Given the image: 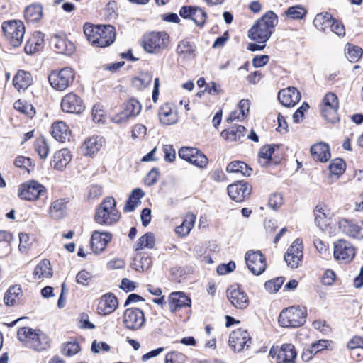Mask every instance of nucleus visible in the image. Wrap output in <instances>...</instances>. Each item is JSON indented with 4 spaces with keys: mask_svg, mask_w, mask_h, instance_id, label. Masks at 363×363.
Wrapping results in <instances>:
<instances>
[{
    "mask_svg": "<svg viewBox=\"0 0 363 363\" xmlns=\"http://www.w3.org/2000/svg\"><path fill=\"white\" fill-rule=\"evenodd\" d=\"M112 235L107 232L94 231L91 238V247L96 254L103 252L111 240Z\"/></svg>",
    "mask_w": 363,
    "mask_h": 363,
    "instance_id": "obj_20",
    "label": "nucleus"
},
{
    "mask_svg": "<svg viewBox=\"0 0 363 363\" xmlns=\"http://www.w3.org/2000/svg\"><path fill=\"white\" fill-rule=\"evenodd\" d=\"M191 303L190 298L184 292H173L169 297V310L172 313L182 308L191 306Z\"/></svg>",
    "mask_w": 363,
    "mask_h": 363,
    "instance_id": "obj_25",
    "label": "nucleus"
},
{
    "mask_svg": "<svg viewBox=\"0 0 363 363\" xmlns=\"http://www.w3.org/2000/svg\"><path fill=\"white\" fill-rule=\"evenodd\" d=\"M229 196L236 202H242L250 194L251 188L248 184L243 182H238L230 184L227 189Z\"/></svg>",
    "mask_w": 363,
    "mask_h": 363,
    "instance_id": "obj_19",
    "label": "nucleus"
},
{
    "mask_svg": "<svg viewBox=\"0 0 363 363\" xmlns=\"http://www.w3.org/2000/svg\"><path fill=\"white\" fill-rule=\"evenodd\" d=\"M75 74L70 67H65L59 71H52L48 76L51 86L60 91L65 90L74 81Z\"/></svg>",
    "mask_w": 363,
    "mask_h": 363,
    "instance_id": "obj_8",
    "label": "nucleus"
},
{
    "mask_svg": "<svg viewBox=\"0 0 363 363\" xmlns=\"http://www.w3.org/2000/svg\"><path fill=\"white\" fill-rule=\"evenodd\" d=\"M337 109L338 108L321 106L322 116L328 122L334 123L338 121Z\"/></svg>",
    "mask_w": 363,
    "mask_h": 363,
    "instance_id": "obj_52",
    "label": "nucleus"
},
{
    "mask_svg": "<svg viewBox=\"0 0 363 363\" xmlns=\"http://www.w3.org/2000/svg\"><path fill=\"white\" fill-rule=\"evenodd\" d=\"M33 82V79L30 72L19 70L13 77V84L15 88L18 91L20 89H26Z\"/></svg>",
    "mask_w": 363,
    "mask_h": 363,
    "instance_id": "obj_32",
    "label": "nucleus"
},
{
    "mask_svg": "<svg viewBox=\"0 0 363 363\" xmlns=\"http://www.w3.org/2000/svg\"><path fill=\"white\" fill-rule=\"evenodd\" d=\"M145 315L139 308H128L123 314V324L131 330L140 329L145 323Z\"/></svg>",
    "mask_w": 363,
    "mask_h": 363,
    "instance_id": "obj_14",
    "label": "nucleus"
},
{
    "mask_svg": "<svg viewBox=\"0 0 363 363\" xmlns=\"http://www.w3.org/2000/svg\"><path fill=\"white\" fill-rule=\"evenodd\" d=\"M121 218V213L116 208V201L112 196L106 197L96 210L95 221L103 225H112Z\"/></svg>",
    "mask_w": 363,
    "mask_h": 363,
    "instance_id": "obj_4",
    "label": "nucleus"
},
{
    "mask_svg": "<svg viewBox=\"0 0 363 363\" xmlns=\"http://www.w3.org/2000/svg\"><path fill=\"white\" fill-rule=\"evenodd\" d=\"M269 355L277 363H296V352L292 344H284L279 349L272 347Z\"/></svg>",
    "mask_w": 363,
    "mask_h": 363,
    "instance_id": "obj_12",
    "label": "nucleus"
},
{
    "mask_svg": "<svg viewBox=\"0 0 363 363\" xmlns=\"http://www.w3.org/2000/svg\"><path fill=\"white\" fill-rule=\"evenodd\" d=\"M302 257L298 255H290L289 253H286L284 255V260L287 264L288 267L291 269L297 268L299 265Z\"/></svg>",
    "mask_w": 363,
    "mask_h": 363,
    "instance_id": "obj_63",
    "label": "nucleus"
},
{
    "mask_svg": "<svg viewBox=\"0 0 363 363\" xmlns=\"http://www.w3.org/2000/svg\"><path fill=\"white\" fill-rule=\"evenodd\" d=\"M196 219V215L191 213H187L185 216L182 225L176 228V233L181 237H184L189 235L190 231L194 226Z\"/></svg>",
    "mask_w": 363,
    "mask_h": 363,
    "instance_id": "obj_33",
    "label": "nucleus"
},
{
    "mask_svg": "<svg viewBox=\"0 0 363 363\" xmlns=\"http://www.w3.org/2000/svg\"><path fill=\"white\" fill-rule=\"evenodd\" d=\"M1 28L6 38L13 47L21 45L25 33V27L21 21H4Z\"/></svg>",
    "mask_w": 363,
    "mask_h": 363,
    "instance_id": "obj_7",
    "label": "nucleus"
},
{
    "mask_svg": "<svg viewBox=\"0 0 363 363\" xmlns=\"http://www.w3.org/2000/svg\"><path fill=\"white\" fill-rule=\"evenodd\" d=\"M145 194L141 189H135L130 194L123 208L124 212H132L139 204H140V199L144 196Z\"/></svg>",
    "mask_w": 363,
    "mask_h": 363,
    "instance_id": "obj_34",
    "label": "nucleus"
},
{
    "mask_svg": "<svg viewBox=\"0 0 363 363\" xmlns=\"http://www.w3.org/2000/svg\"><path fill=\"white\" fill-rule=\"evenodd\" d=\"M79 345L77 342H68L63 345L62 352L64 355L72 356L79 352Z\"/></svg>",
    "mask_w": 363,
    "mask_h": 363,
    "instance_id": "obj_57",
    "label": "nucleus"
},
{
    "mask_svg": "<svg viewBox=\"0 0 363 363\" xmlns=\"http://www.w3.org/2000/svg\"><path fill=\"white\" fill-rule=\"evenodd\" d=\"M43 16V7L40 4H33L25 9V18L27 21L34 23L39 21Z\"/></svg>",
    "mask_w": 363,
    "mask_h": 363,
    "instance_id": "obj_39",
    "label": "nucleus"
},
{
    "mask_svg": "<svg viewBox=\"0 0 363 363\" xmlns=\"http://www.w3.org/2000/svg\"><path fill=\"white\" fill-rule=\"evenodd\" d=\"M278 99L282 105L294 106L300 101L301 94L295 87H289L279 91Z\"/></svg>",
    "mask_w": 363,
    "mask_h": 363,
    "instance_id": "obj_22",
    "label": "nucleus"
},
{
    "mask_svg": "<svg viewBox=\"0 0 363 363\" xmlns=\"http://www.w3.org/2000/svg\"><path fill=\"white\" fill-rule=\"evenodd\" d=\"M104 144L102 137L93 135L84 140L82 145V150L84 155L92 156L97 153Z\"/></svg>",
    "mask_w": 363,
    "mask_h": 363,
    "instance_id": "obj_24",
    "label": "nucleus"
},
{
    "mask_svg": "<svg viewBox=\"0 0 363 363\" xmlns=\"http://www.w3.org/2000/svg\"><path fill=\"white\" fill-rule=\"evenodd\" d=\"M246 128L242 125L232 126L229 129L221 132V136L226 140L235 141L244 136Z\"/></svg>",
    "mask_w": 363,
    "mask_h": 363,
    "instance_id": "obj_38",
    "label": "nucleus"
},
{
    "mask_svg": "<svg viewBox=\"0 0 363 363\" xmlns=\"http://www.w3.org/2000/svg\"><path fill=\"white\" fill-rule=\"evenodd\" d=\"M274 152V146L264 145L261 147L259 152V162L262 166H267L272 160V154Z\"/></svg>",
    "mask_w": 363,
    "mask_h": 363,
    "instance_id": "obj_45",
    "label": "nucleus"
},
{
    "mask_svg": "<svg viewBox=\"0 0 363 363\" xmlns=\"http://www.w3.org/2000/svg\"><path fill=\"white\" fill-rule=\"evenodd\" d=\"M72 155L70 152L63 148L55 153L51 161V166L57 170H62L71 161Z\"/></svg>",
    "mask_w": 363,
    "mask_h": 363,
    "instance_id": "obj_26",
    "label": "nucleus"
},
{
    "mask_svg": "<svg viewBox=\"0 0 363 363\" xmlns=\"http://www.w3.org/2000/svg\"><path fill=\"white\" fill-rule=\"evenodd\" d=\"M333 255L336 260L348 263L355 256V249L350 242L345 240H339L334 244Z\"/></svg>",
    "mask_w": 363,
    "mask_h": 363,
    "instance_id": "obj_13",
    "label": "nucleus"
},
{
    "mask_svg": "<svg viewBox=\"0 0 363 363\" xmlns=\"http://www.w3.org/2000/svg\"><path fill=\"white\" fill-rule=\"evenodd\" d=\"M84 33L91 45L99 48L111 45L116 38L115 28L111 25L94 26L86 23L84 26Z\"/></svg>",
    "mask_w": 363,
    "mask_h": 363,
    "instance_id": "obj_1",
    "label": "nucleus"
},
{
    "mask_svg": "<svg viewBox=\"0 0 363 363\" xmlns=\"http://www.w3.org/2000/svg\"><path fill=\"white\" fill-rule=\"evenodd\" d=\"M21 293V289L18 286H12L9 288L4 295V301L6 306H13L16 304L19 295Z\"/></svg>",
    "mask_w": 363,
    "mask_h": 363,
    "instance_id": "obj_43",
    "label": "nucleus"
},
{
    "mask_svg": "<svg viewBox=\"0 0 363 363\" xmlns=\"http://www.w3.org/2000/svg\"><path fill=\"white\" fill-rule=\"evenodd\" d=\"M197 153V149L189 147H183L179 150V156L180 158L189 162L192 160L194 155Z\"/></svg>",
    "mask_w": 363,
    "mask_h": 363,
    "instance_id": "obj_59",
    "label": "nucleus"
},
{
    "mask_svg": "<svg viewBox=\"0 0 363 363\" xmlns=\"http://www.w3.org/2000/svg\"><path fill=\"white\" fill-rule=\"evenodd\" d=\"M245 262L249 270L255 275H259L266 269V259L264 255L259 251L249 250L245 254Z\"/></svg>",
    "mask_w": 363,
    "mask_h": 363,
    "instance_id": "obj_11",
    "label": "nucleus"
},
{
    "mask_svg": "<svg viewBox=\"0 0 363 363\" xmlns=\"http://www.w3.org/2000/svg\"><path fill=\"white\" fill-rule=\"evenodd\" d=\"M329 169L331 174L339 176L345 172V163L342 159H335L330 164Z\"/></svg>",
    "mask_w": 363,
    "mask_h": 363,
    "instance_id": "obj_54",
    "label": "nucleus"
},
{
    "mask_svg": "<svg viewBox=\"0 0 363 363\" xmlns=\"http://www.w3.org/2000/svg\"><path fill=\"white\" fill-rule=\"evenodd\" d=\"M158 114L161 123L165 125H172L177 122V111L167 104L160 107Z\"/></svg>",
    "mask_w": 363,
    "mask_h": 363,
    "instance_id": "obj_28",
    "label": "nucleus"
},
{
    "mask_svg": "<svg viewBox=\"0 0 363 363\" xmlns=\"http://www.w3.org/2000/svg\"><path fill=\"white\" fill-rule=\"evenodd\" d=\"M307 13V10L302 6H291L286 11L288 17L292 19H302Z\"/></svg>",
    "mask_w": 363,
    "mask_h": 363,
    "instance_id": "obj_50",
    "label": "nucleus"
},
{
    "mask_svg": "<svg viewBox=\"0 0 363 363\" xmlns=\"http://www.w3.org/2000/svg\"><path fill=\"white\" fill-rule=\"evenodd\" d=\"M152 264L151 258L148 256H142L141 255H137L134 258V262L133 264V267L136 270L145 271L150 268Z\"/></svg>",
    "mask_w": 363,
    "mask_h": 363,
    "instance_id": "obj_46",
    "label": "nucleus"
},
{
    "mask_svg": "<svg viewBox=\"0 0 363 363\" xmlns=\"http://www.w3.org/2000/svg\"><path fill=\"white\" fill-rule=\"evenodd\" d=\"M52 40L55 50L58 53L70 55L74 52L75 47L74 44L67 38L55 35Z\"/></svg>",
    "mask_w": 363,
    "mask_h": 363,
    "instance_id": "obj_30",
    "label": "nucleus"
},
{
    "mask_svg": "<svg viewBox=\"0 0 363 363\" xmlns=\"http://www.w3.org/2000/svg\"><path fill=\"white\" fill-rule=\"evenodd\" d=\"M117 298L111 293L103 295L98 303L97 312L100 315H106L112 313L118 307Z\"/></svg>",
    "mask_w": 363,
    "mask_h": 363,
    "instance_id": "obj_21",
    "label": "nucleus"
},
{
    "mask_svg": "<svg viewBox=\"0 0 363 363\" xmlns=\"http://www.w3.org/2000/svg\"><path fill=\"white\" fill-rule=\"evenodd\" d=\"M35 150L42 159H45L49 152V147L45 138H40L35 140Z\"/></svg>",
    "mask_w": 363,
    "mask_h": 363,
    "instance_id": "obj_51",
    "label": "nucleus"
},
{
    "mask_svg": "<svg viewBox=\"0 0 363 363\" xmlns=\"http://www.w3.org/2000/svg\"><path fill=\"white\" fill-rule=\"evenodd\" d=\"M18 340L27 348L40 352L50 347L49 337L39 329L22 327L17 331Z\"/></svg>",
    "mask_w": 363,
    "mask_h": 363,
    "instance_id": "obj_2",
    "label": "nucleus"
},
{
    "mask_svg": "<svg viewBox=\"0 0 363 363\" xmlns=\"http://www.w3.org/2000/svg\"><path fill=\"white\" fill-rule=\"evenodd\" d=\"M306 314L305 307H289L280 313L279 323L282 327L298 328L306 323Z\"/></svg>",
    "mask_w": 363,
    "mask_h": 363,
    "instance_id": "obj_6",
    "label": "nucleus"
},
{
    "mask_svg": "<svg viewBox=\"0 0 363 363\" xmlns=\"http://www.w3.org/2000/svg\"><path fill=\"white\" fill-rule=\"evenodd\" d=\"M333 20V18L329 13H320L315 16L313 24L319 30L326 32L330 28Z\"/></svg>",
    "mask_w": 363,
    "mask_h": 363,
    "instance_id": "obj_37",
    "label": "nucleus"
},
{
    "mask_svg": "<svg viewBox=\"0 0 363 363\" xmlns=\"http://www.w3.org/2000/svg\"><path fill=\"white\" fill-rule=\"evenodd\" d=\"M177 53L184 58L192 59L196 56V46L189 41L183 40L177 45Z\"/></svg>",
    "mask_w": 363,
    "mask_h": 363,
    "instance_id": "obj_36",
    "label": "nucleus"
},
{
    "mask_svg": "<svg viewBox=\"0 0 363 363\" xmlns=\"http://www.w3.org/2000/svg\"><path fill=\"white\" fill-rule=\"evenodd\" d=\"M315 223L322 230L327 225V216L325 209L320 206H317L314 210Z\"/></svg>",
    "mask_w": 363,
    "mask_h": 363,
    "instance_id": "obj_47",
    "label": "nucleus"
},
{
    "mask_svg": "<svg viewBox=\"0 0 363 363\" xmlns=\"http://www.w3.org/2000/svg\"><path fill=\"white\" fill-rule=\"evenodd\" d=\"M191 19L197 26H203L206 19V13L201 8L195 7Z\"/></svg>",
    "mask_w": 363,
    "mask_h": 363,
    "instance_id": "obj_56",
    "label": "nucleus"
},
{
    "mask_svg": "<svg viewBox=\"0 0 363 363\" xmlns=\"http://www.w3.org/2000/svg\"><path fill=\"white\" fill-rule=\"evenodd\" d=\"M152 82V76L149 74H141L139 77H135L132 80L133 86L138 89H143Z\"/></svg>",
    "mask_w": 363,
    "mask_h": 363,
    "instance_id": "obj_49",
    "label": "nucleus"
},
{
    "mask_svg": "<svg viewBox=\"0 0 363 363\" xmlns=\"http://www.w3.org/2000/svg\"><path fill=\"white\" fill-rule=\"evenodd\" d=\"M187 357L178 352H171L167 354L165 363H186Z\"/></svg>",
    "mask_w": 363,
    "mask_h": 363,
    "instance_id": "obj_55",
    "label": "nucleus"
},
{
    "mask_svg": "<svg viewBox=\"0 0 363 363\" xmlns=\"http://www.w3.org/2000/svg\"><path fill=\"white\" fill-rule=\"evenodd\" d=\"M303 247L302 242L299 239L295 240L293 243L288 248L286 253H289L293 255H298L303 257Z\"/></svg>",
    "mask_w": 363,
    "mask_h": 363,
    "instance_id": "obj_61",
    "label": "nucleus"
},
{
    "mask_svg": "<svg viewBox=\"0 0 363 363\" xmlns=\"http://www.w3.org/2000/svg\"><path fill=\"white\" fill-rule=\"evenodd\" d=\"M45 188L41 184L30 180L21 184L18 189V196L21 199L34 201L45 192Z\"/></svg>",
    "mask_w": 363,
    "mask_h": 363,
    "instance_id": "obj_10",
    "label": "nucleus"
},
{
    "mask_svg": "<svg viewBox=\"0 0 363 363\" xmlns=\"http://www.w3.org/2000/svg\"><path fill=\"white\" fill-rule=\"evenodd\" d=\"M226 171L230 173H240L243 176L249 177L252 169L242 162L233 161L228 164Z\"/></svg>",
    "mask_w": 363,
    "mask_h": 363,
    "instance_id": "obj_40",
    "label": "nucleus"
},
{
    "mask_svg": "<svg viewBox=\"0 0 363 363\" xmlns=\"http://www.w3.org/2000/svg\"><path fill=\"white\" fill-rule=\"evenodd\" d=\"M208 162V160L206 156L197 149V153L194 155V158H192L190 163L199 168H203L207 165Z\"/></svg>",
    "mask_w": 363,
    "mask_h": 363,
    "instance_id": "obj_60",
    "label": "nucleus"
},
{
    "mask_svg": "<svg viewBox=\"0 0 363 363\" xmlns=\"http://www.w3.org/2000/svg\"><path fill=\"white\" fill-rule=\"evenodd\" d=\"M250 337L248 333L242 329L232 332L229 336V345L235 351H241L245 347H249Z\"/></svg>",
    "mask_w": 363,
    "mask_h": 363,
    "instance_id": "obj_18",
    "label": "nucleus"
},
{
    "mask_svg": "<svg viewBox=\"0 0 363 363\" xmlns=\"http://www.w3.org/2000/svg\"><path fill=\"white\" fill-rule=\"evenodd\" d=\"M52 275V269L50 262L45 259L36 265L33 271V277L36 279L42 278H49Z\"/></svg>",
    "mask_w": 363,
    "mask_h": 363,
    "instance_id": "obj_35",
    "label": "nucleus"
},
{
    "mask_svg": "<svg viewBox=\"0 0 363 363\" xmlns=\"http://www.w3.org/2000/svg\"><path fill=\"white\" fill-rule=\"evenodd\" d=\"M278 23L277 16L268 11L249 30V38L259 43H264L270 38Z\"/></svg>",
    "mask_w": 363,
    "mask_h": 363,
    "instance_id": "obj_3",
    "label": "nucleus"
},
{
    "mask_svg": "<svg viewBox=\"0 0 363 363\" xmlns=\"http://www.w3.org/2000/svg\"><path fill=\"white\" fill-rule=\"evenodd\" d=\"M12 235L10 233L1 230L0 231V257H4L11 251L10 241Z\"/></svg>",
    "mask_w": 363,
    "mask_h": 363,
    "instance_id": "obj_44",
    "label": "nucleus"
},
{
    "mask_svg": "<svg viewBox=\"0 0 363 363\" xmlns=\"http://www.w3.org/2000/svg\"><path fill=\"white\" fill-rule=\"evenodd\" d=\"M155 244V235L152 233H147L140 237L135 245V250L138 251L143 248H152Z\"/></svg>",
    "mask_w": 363,
    "mask_h": 363,
    "instance_id": "obj_42",
    "label": "nucleus"
},
{
    "mask_svg": "<svg viewBox=\"0 0 363 363\" xmlns=\"http://www.w3.org/2000/svg\"><path fill=\"white\" fill-rule=\"evenodd\" d=\"M340 230L348 236L363 238V221H353L340 219L338 222Z\"/></svg>",
    "mask_w": 363,
    "mask_h": 363,
    "instance_id": "obj_17",
    "label": "nucleus"
},
{
    "mask_svg": "<svg viewBox=\"0 0 363 363\" xmlns=\"http://www.w3.org/2000/svg\"><path fill=\"white\" fill-rule=\"evenodd\" d=\"M121 108L118 113L112 117V121L118 124L137 116L141 111L142 105L137 99L130 98L123 103Z\"/></svg>",
    "mask_w": 363,
    "mask_h": 363,
    "instance_id": "obj_9",
    "label": "nucleus"
},
{
    "mask_svg": "<svg viewBox=\"0 0 363 363\" xmlns=\"http://www.w3.org/2000/svg\"><path fill=\"white\" fill-rule=\"evenodd\" d=\"M311 154L314 160L327 162L330 158L329 145L325 143H318L311 147Z\"/></svg>",
    "mask_w": 363,
    "mask_h": 363,
    "instance_id": "obj_27",
    "label": "nucleus"
},
{
    "mask_svg": "<svg viewBox=\"0 0 363 363\" xmlns=\"http://www.w3.org/2000/svg\"><path fill=\"white\" fill-rule=\"evenodd\" d=\"M13 106L16 110L29 117H33L35 113L33 105L24 101H16Z\"/></svg>",
    "mask_w": 363,
    "mask_h": 363,
    "instance_id": "obj_48",
    "label": "nucleus"
},
{
    "mask_svg": "<svg viewBox=\"0 0 363 363\" xmlns=\"http://www.w3.org/2000/svg\"><path fill=\"white\" fill-rule=\"evenodd\" d=\"M61 107L63 111L70 113H81L84 109L83 101L74 93H69L62 98Z\"/></svg>",
    "mask_w": 363,
    "mask_h": 363,
    "instance_id": "obj_16",
    "label": "nucleus"
},
{
    "mask_svg": "<svg viewBox=\"0 0 363 363\" xmlns=\"http://www.w3.org/2000/svg\"><path fill=\"white\" fill-rule=\"evenodd\" d=\"M333 342L329 340H320L305 347L302 353V359L305 362L312 359L313 356L323 350L329 349Z\"/></svg>",
    "mask_w": 363,
    "mask_h": 363,
    "instance_id": "obj_23",
    "label": "nucleus"
},
{
    "mask_svg": "<svg viewBox=\"0 0 363 363\" xmlns=\"http://www.w3.org/2000/svg\"><path fill=\"white\" fill-rule=\"evenodd\" d=\"M91 274L86 271L82 270L78 272L76 276L77 282L83 286H87L89 283V281L91 279Z\"/></svg>",
    "mask_w": 363,
    "mask_h": 363,
    "instance_id": "obj_64",
    "label": "nucleus"
},
{
    "mask_svg": "<svg viewBox=\"0 0 363 363\" xmlns=\"http://www.w3.org/2000/svg\"><path fill=\"white\" fill-rule=\"evenodd\" d=\"M362 55V50L352 44L347 45V57L351 62H357Z\"/></svg>",
    "mask_w": 363,
    "mask_h": 363,
    "instance_id": "obj_53",
    "label": "nucleus"
},
{
    "mask_svg": "<svg viewBox=\"0 0 363 363\" xmlns=\"http://www.w3.org/2000/svg\"><path fill=\"white\" fill-rule=\"evenodd\" d=\"M70 132L68 126L62 121H57L52 125V135L57 141L65 143L69 139Z\"/></svg>",
    "mask_w": 363,
    "mask_h": 363,
    "instance_id": "obj_29",
    "label": "nucleus"
},
{
    "mask_svg": "<svg viewBox=\"0 0 363 363\" xmlns=\"http://www.w3.org/2000/svg\"><path fill=\"white\" fill-rule=\"evenodd\" d=\"M227 298L232 306L238 309H245L250 303L247 294L238 285L230 286L226 291Z\"/></svg>",
    "mask_w": 363,
    "mask_h": 363,
    "instance_id": "obj_15",
    "label": "nucleus"
},
{
    "mask_svg": "<svg viewBox=\"0 0 363 363\" xmlns=\"http://www.w3.org/2000/svg\"><path fill=\"white\" fill-rule=\"evenodd\" d=\"M41 35V33H38L37 37L28 41L24 48V50L27 54L35 53L43 48V40Z\"/></svg>",
    "mask_w": 363,
    "mask_h": 363,
    "instance_id": "obj_41",
    "label": "nucleus"
},
{
    "mask_svg": "<svg viewBox=\"0 0 363 363\" xmlns=\"http://www.w3.org/2000/svg\"><path fill=\"white\" fill-rule=\"evenodd\" d=\"M321 106L338 108L339 104L337 96L331 92L327 93L323 99Z\"/></svg>",
    "mask_w": 363,
    "mask_h": 363,
    "instance_id": "obj_58",
    "label": "nucleus"
},
{
    "mask_svg": "<svg viewBox=\"0 0 363 363\" xmlns=\"http://www.w3.org/2000/svg\"><path fill=\"white\" fill-rule=\"evenodd\" d=\"M67 213V201L65 199H59L54 201L49 208V214L55 220L62 219Z\"/></svg>",
    "mask_w": 363,
    "mask_h": 363,
    "instance_id": "obj_31",
    "label": "nucleus"
},
{
    "mask_svg": "<svg viewBox=\"0 0 363 363\" xmlns=\"http://www.w3.org/2000/svg\"><path fill=\"white\" fill-rule=\"evenodd\" d=\"M330 30L339 37H342L345 35V29L344 25L339 21L333 18Z\"/></svg>",
    "mask_w": 363,
    "mask_h": 363,
    "instance_id": "obj_62",
    "label": "nucleus"
},
{
    "mask_svg": "<svg viewBox=\"0 0 363 363\" xmlns=\"http://www.w3.org/2000/svg\"><path fill=\"white\" fill-rule=\"evenodd\" d=\"M169 43V37L166 32H149L143 35L141 45L150 54H159L165 50Z\"/></svg>",
    "mask_w": 363,
    "mask_h": 363,
    "instance_id": "obj_5",
    "label": "nucleus"
}]
</instances>
